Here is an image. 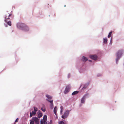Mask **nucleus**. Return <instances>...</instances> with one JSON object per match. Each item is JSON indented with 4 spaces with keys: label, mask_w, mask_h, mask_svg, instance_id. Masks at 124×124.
Returning <instances> with one entry per match:
<instances>
[{
    "label": "nucleus",
    "mask_w": 124,
    "mask_h": 124,
    "mask_svg": "<svg viewBox=\"0 0 124 124\" xmlns=\"http://www.w3.org/2000/svg\"><path fill=\"white\" fill-rule=\"evenodd\" d=\"M34 111H37L38 110V108L35 107H34Z\"/></svg>",
    "instance_id": "22"
},
{
    "label": "nucleus",
    "mask_w": 124,
    "mask_h": 124,
    "mask_svg": "<svg viewBox=\"0 0 124 124\" xmlns=\"http://www.w3.org/2000/svg\"><path fill=\"white\" fill-rule=\"evenodd\" d=\"M46 97L49 99H51L52 98L51 96L47 94L46 95Z\"/></svg>",
    "instance_id": "16"
},
{
    "label": "nucleus",
    "mask_w": 124,
    "mask_h": 124,
    "mask_svg": "<svg viewBox=\"0 0 124 124\" xmlns=\"http://www.w3.org/2000/svg\"><path fill=\"white\" fill-rule=\"evenodd\" d=\"M82 86H80V88Z\"/></svg>",
    "instance_id": "30"
},
{
    "label": "nucleus",
    "mask_w": 124,
    "mask_h": 124,
    "mask_svg": "<svg viewBox=\"0 0 124 124\" xmlns=\"http://www.w3.org/2000/svg\"><path fill=\"white\" fill-rule=\"evenodd\" d=\"M86 88V87H85V86H84L83 87L82 89H84Z\"/></svg>",
    "instance_id": "27"
},
{
    "label": "nucleus",
    "mask_w": 124,
    "mask_h": 124,
    "mask_svg": "<svg viewBox=\"0 0 124 124\" xmlns=\"http://www.w3.org/2000/svg\"><path fill=\"white\" fill-rule=\"evenodd\" d=\"M60 108L61 109V113H62V111L63 110V107L62 106H61L60 107Z\"/></svg>",
    "instance_id": "20"
},
{
    "label": "nucleus",
    "mask_w": 124,
    "mask_h": 124,
    "mask_svg": "<svg viewBox=\"0 0 124 124\" xmlns=\"http://www.w3.org/2000/svg\"><path fill=\"white\" fill-rule=\"evenodd\" d=\"M34 124V121H32L30 122V124Z\"/></svg>",
    "instance_id": "24"
},
{
    "label": "nucleus",
    "mask_w": 124,
    "mask_h": 124,
    "mask_svg": "<svg viewBox=\"0 0 124 124\" xmlns=\"http://www.w3.org/2000/svg\"><path fill=\"white\" fill-rule=\"evenodd\" d=\"M30 117H31L32 116H33V114H32V113H31V112H30Z\"/></svg>",
    "instance_id": "25"
},
{
    "label": "nucleus",
    "mask_w": 124,
    "mask_h": 124,
    "mask_svg": "<svg viewBox=\"0 0 124 124\" xmlns=\"http://www.w3.org/2000/svg\"><path fill=\"white\" fill-rule=\"evenodd\" d=\"M51 120L49 124H52V123L51 122Z\"/></svg>",
    "instance_id": "28"
},
{
    "label": "nucleus",
    "mask_w": 124,
    "mask_h": 124,
    "mask_svg": "<svg viewBox=\"0 0 124 124\" xmlns=\"http://www.w3.org/2000/svg\"><path fill=\"white\" fill-rule=\"evenodd\" d=\"M65 6H65V5L64 6V7H65Z\"/></svg>",
    "instance_id": "31"
},
{
    "label": "nucleus",
    "mask_w": 124,
    "mask_h": 124,
    "mask_svg": "<svg viewBox=\"0 0 124 124\" xmlns=\"http://www.w3.org/2000/svg\"><path fill=\"white\" fill-rule=\"evenodd\" d=\"M123 51V50H119L118 51L117 53V58L116 59V62L120 58L122 54V52Z\"/></svg>",
    "instance_id": "2"
},
{
    "label": "nucleus",
    "mask_w": 124,
    "mask_h": 124,
    "mask_svg": "<svg viewBox=\"0 0 124 124\" xmlns=\"http://www.w3.org/2000/svg\"><path fill=\"white\" fill-rule=\"evenodd\" d=\"M82 60L83 61H86L87 60V58L84 56H83L82 57Z\"/></svg>",
    "instance_id": "13"
},
{
    "label": "nucleus",
    "mask_w": 124,
    "mask_h": 124,
    "mask_svg": "<svg viewBox=\"0 0 124 124\" xmlns=\"http://www.w3.org/2000/svg\"><path fill=\"white\" fill-rule=\"evenodd\" d=\"M90 56L91 59L94 60H96L97 58V56L96 55H91Z\"/></svg>",
    "instance_id": "6"
},
{
    "label": "nucleus",
    "mask_w": 124,
    "mask_h": 124,
    "mask_svg": "<svg viewBox=\"0 0 124 124\" xmlns=\"http://www.w3.org/2000/svg\"><path fill=\"white\" fill-rule=\"evenodd\" d=\"M17 26L19 29L25 31H28L29 30V28L28 26L23 23H18Z\"/></svg>",
    "instance_id": "1"
},
{
    "label": "nucleus",
    "mask_w": 124,
    "mask_h": 124,
    "mask_svg": "<svg viewBox=\"0 0 124 124\" xmlns=\"http://www.w3.org/2000/svg\"><path fill=\"white\" fill-rule=\"evenodd\" d=\"M6 23H7V24L8 25H9L10 26H11V21H7V22H5Z\"/></svg>",
    "instance_id": "18"
},
{
    "label": "nucleus",
    "mask_w": 124,
    "mask_h": 124,
    "mask_svg": "<svg viewBox=\"0 0 124 124\" xmlns=\"http://www.w3.org/2000/svg\"><path fill=\"white\" fill-rule=\"evenodd\" d=\"M43 119L44 122L42 121H41V124H43L44 123V124H46L47 122H46L47 120V116L46 115H44V116Z\"/></svg>",
    "instance_id": "5"
},
{
    "label": "nucleus",
    "mask_w": 124,
    "mask_h": 124,
    "mask_svg": "<svg viewBox=\"0 0 124 124\" xmlns=\"http://www.w3.org/2000/svg\"><path fill=\"white\" fill-rule=\"evenodd\" d=\"M41 110L44 112H45V107L43 106L41 108Z\"/></svg>",
    "instance_id": "17"
},
{
    "label": "nucleus",
    "mask_w": 124,
    "mask_h": 124,
    "mask_svg": "<svg viewBox=\"0 0 124 124\" xmlns=\"http://www.w3.org/2000/svg\"><path fill=\"white\" fill-rule=\"evenodd\" d=\"M69 111L67 110L64 113V115H62V117L64 119L66 118L68 116L69 114Z\"/></svg>",
    "instance_id": "3"
},
{
    "label": "nucleus",
    "mask_w": 124,
    "mask_h": 124,
    "mask_svg": "<svg viewBox=\"0 0 124 124\" xmlns=\"http://www.w3.org/2000/svg\"><path fill=\"white\" fill-rule=\"evenodd\" d=\"M34 115H35L36 114V111H33L31 112Z\"/></svg>",
    "instance_id": "21"
},
{
    "label": "nucleus",
    "mask_w": 124,
    "mask_h": 124,
    "mask_svg": "<svg viewBox=\"0 0 124 124\" xmlns=\"http://www.w3.org/2000/svg\"><path fill=\"white\" fill-rule=\"evenodd\" d=\"M70 89V88L69 86H67L64 92V93L66 94L68 93Z\"/></svg>",
    "instance_id": "7"
},
{
    "label": "nucleus",
    "mask_w": 124,
    "mask_h": 124,
    "mask_svg": "<svg viewBox=\"0 0 124 124\" xmlns=\"http://www.w3.org/2000/svg\"><path fill=\"white\" fill-rule=\"evenodd\" d=\"M57 109V108H56V107H55L54 108V113L55 115H56V113Z\"/></svg>",
    "instance_id": "12"
},
{
    "label": "nucleus",
    "mask_w": 124,
    "mask_h": 124,
    "mask_svg": "<svg viewBox=\"0 0 124 124\" xmlns=\"http://www.w3.org/2000/svg\"><path fill=\"white\" fill-rule=\"evenodd\" d=\"M87 95V94L85 95L82 98L81 101V102L82 103H84L85 102V96H86Z\"/></svg>",
    "instance_id": "9"
},
{
    "label": "nucleus",
    "mask_w": 124,
    "mask_h": 124,
    "mask_svg": "<svg viewBox=\"0 0 124 124\" xmlns=\"http://www.w3.org/2000/svg\"><path fill=\"white\" fill-rule=\"evenodd\" d=\"M38 112L39 113L38 115V117L40 118L42 116V114L41 113H40V111L39 110Z\"/></svg>",
    "instance_id": "11"
},
{
    "label": "nucleus",
    "mask_w": 124,
    "mask_h": 124,
    "mask_svg": "<svg viewBox=\"0 0 124 124\" xmlns=\"http://www.w3.org/2000/svg\"><path fill=\"white\" fill-rule=\"evenodd\" d=\"M111 34H112V32L111 31V32H110L109 33V34L108 36V38H110L111 37Z\"/></svg>",
    "instance_id": "19"
},
{
    "label": "nucleus",
    "mask_w": 124,
    "mask_h": 124,
    "mask_svg": "<svg viewBox=\"0 0 124 124\" xmlns=\"http://www.w3.org/2000/svg\"><path fill=\"white\" fill-rule=\"evenodd\" d=\"M79 92V91H76L74 92L72 94V95H75L77 93H78Z\"/></svg>",
    "instance_id": "15"
},
{
    "label": "nucleus",
    "mask_w": 124,
    "mask_h": 124,
    "mask_svg": "<svg viewBox=\"0 0 124 124\" xmlns=\"http://www.w3.org/2000/svg\"><path fill=\"white\" fill-rule=\"evenodd\" d=\"M46 100L49 102L50 103V106L52 109L53 108V100H52L51 101H50L49 100H48L47 99Z\"/></svg>",
    "instance_id": "8"
},
{
    "label": "nucleus",
    "mask_w": 124,
    "mask_h": 124,
    "mask_svg": "<svg viewBox=\"0 0 124 124\" xmlns=\"http://www.w3.org/2000/svg\"><path fill=\"white\" fill-rule=\"evenodd\" d=\"M59 124H65L62 121H61L60 122Z\"/></svg>",
    "instance_id": "23"
},
{
    "label": "nucleus",
    "mask_w": 124,
    "mask_h": 124,
    "mask_svg": "<svg viewBox=\"0 0 124 124\" xmlns=\"http://www.w3.org/2000/svg\"><path fill=\"white\" fill-rule=\"evenodd\" d=\"M103 42L104 43L106 44L107 43L108 39L107 38L103 39Z\"/></svg>",
    "instance_id": "14"
},
{
    "label": "nucleus",
    "mask_w": 124,
    "mask_h": 124,
    "mask_svg": "<svg viewBox=\"0 0 124 124\" xmlns=\"http://www.w3.org/2000/svg\"><path fill=\"white\" fill-rule=\"evenodd\" d=\"M32 119L34 121L36 122H38L39 120L38 118L37 117H33Z\"/></svg>",
    "instance_id": "10"
},
{
    "label": "nucleus",
    "mask_w": 124,
    "mask_h": 124,
    "mask_svg": "<svg viewBox=\"0 0 124 124\" xmlns=\"http://www.w3.org/2000/svg\"><path fill=\"white\" fill-rule=\"evenodd\" d=\"M12 15L11 13L10 14L8 13H7L4 16V18L5 19L4 21L5 22H7V19H9V16Z\"/></svg>",
    "instance_id": "4"
},
{
    "label": "nucleus",
    "mask_w": 124,
    "mask_h": 124,
    "mask_svg": "<svg viewBox=\"0 0 124 124\" xmlns=\"http://www.w3.org/2000/svg\"><path fill=\"white\" fill-rule=\"evenodd\" d=\"M89 62H91L92 61H91V60H89Z\"/></svg>",
    "instance_id": "29"
},
{
    "label": "nucleus",
    "mask_w": 124,
    "mask_h": 124,
    "mask_svg": "<svg viewBox=\"0 0 124 124\" xmlns=\"http://www.w3.org/2000/svg\"><path fill=\"white\" fill-rule=\"evenodd\" d=\"M18 120H19L18 118H17L16 119V121H15V123L17 122H18Z\"/></svg>",
    "instance_id": "26"
}]
</instances>
